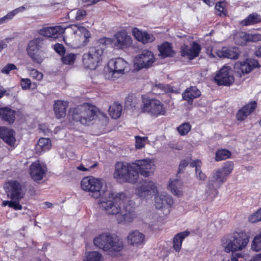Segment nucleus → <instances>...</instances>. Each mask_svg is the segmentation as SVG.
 <instances>
[{
    "instance_id": "f257e3e1",
    "label": "nucleus",
    "mask_w": 261,
    "mask_h": 261,
    "mask_svg": "<svg viewBox=\"0 0 261 261\" xmlns=\"http://www.w3.org/2000/svg\"><path fill=\"white\" fill-rule=\"evenodd\" d=\"M105 196L107 200H101L99 203L106 214L118 215V223H130L133 221L136 214L133 207L125 203L128 197L125 192L108 191Z\"/></svg>"
},
{
    "instance_id": "f03ea898",
    "label": "nucleus",
    "mask_w": 261,
    "mask_h": 261,
    "mask_svg": "<svg viewBox=\"0 0 261 261\" xmlns=\"http://www.w3.org/2000/svg\"><path fill=\"white\" fill-rule=\"evenodd\" d=\"M64 40L65 43L75 47L86 45L90 37V33L85 27L72 25L64 29Z\"/></svg>"
},
{
    "instance_id": "7ed1b4c3",
    "label": "nucleus",
    "mask_w": 261,
    "mask_h": 261,
    "mask_svg": "<svg viewBox=\"0 0 261 261\" xmlns=\"http://www.w3.org/2000/svg\"><path fill=\"white\" fill-rule=\"evenodd\" d=\"M97 108L89 103H84L70 110L72 119L83 125H88L97 117Z\"/></svg>"
},
{
    "instance_id": "20e7f679",
    "label": "nucleus",
    "mask_w": 261,
    "mask_h": 261,
    "mask_svg": "<svg viewBox=\"0 0 261 261\" xmlns=\"http://www.w3.org/2000/svg\"><path fill=\"white\" fill-rule=\"evenodd\" d=\"M93 242L98 248L109 253L119 252L123 247V242L118 237L109 233H102L95 238Z\"/></svg>"
},
{
    "instance_id": "39448f33",
    "label": "nucleus",
    "mask_w": 261,
    "mask_h": 261,
    "mask_svg": "<svg viewBox=\"0 0 261 261\" xmlns=\"http://www.w3.org/2000/svg\"><path fill=\"white\" fill-rule=\"evenodd\" d=\"M249 242L243 233L234 232L224 236L221 240L222 246L225 252L241 251L244 249Z\"/></svg>"
},
{
    "instance_id": "423d86ee",
    "label": "nucleus",
    "mask_w": 261,
    "mask_h": 261,
    "mask_svg": "<svg viewBox=\"0 0 261 261\" xmlns=\"http://www.w3.org/2000/svg\"><path fill=\"white\" fill-rule=\"evenodd\" d=\"M227 178L218 169L214 170L209 178L205 190L204 198L213 200L218 195L219 189Z\"/></svg>"
},
{
    "instance_id": "0eeeda50",
    "label": "nucleus",
    "mask_w": 261,
    "mask_h": 261,
    "mask_svg": "<svg viewBox=\"0 0 261 261\" xmlns=\"http://www.w3.org/2000/svg\"><path fill=\"white\" fill-rule=\"evenodd\" d=\"M114 177L124 182L134 184L137 181L139 175L133 166L124 162H117L115 167Z\"/></svg>"
},
{
    "instance_id": "6e6552de",
    "label": "nucleus",
    "mask_w": 261,
    "mask_h": 261,
    "mask_svg": "<svg viewBox=\"0 0 261 261\" xmlns=\"http://www.w3.org/2000/svg\"><path fill=\"white\" fill-rule=\"evenodd\" d=\"M5 191L8 197L12 200L11 206L15 210L22 209V206L18 201L22 199L24 195V192L22 188L21 184L16 181H9L4 185Z\"/></svg>"
},
{
    "instance_id": "1a4fd4ad",
    "label": "nucleus",
    "mask_w": 261,
    "mask_h": 261,
    "mask_svg": "<svg viewBox=\"0 0 261 261\" xmlns=\"http://www.w3.org/2000/svg\"><path fill=\"white\" fill-rule=\"evenodd\" d=\"M27 50L33 62L41 64L46 57L44 39L42 38H36L30 41Z\"/></svg>"
},
{
    "instance_id": "9d476101",
    "label": "nucleus",
    "mask_w": 261,
    "mask_h": 261,
    "mask_svg": "<svg viewBox=\"0 0 261 261\" xmlns=\"http://www.w3.org/2000/svg\"><path fill=\"white\" fill-rule=\"evenodd\" d=\"M104 49L103 46L90 48L89 51L83 55L84 67L91 70L95 69L102 61Z\"/></svg>"
},
{
    "instance_id": "9b49d317",
    "label": "nucleus",
    "mask_w": 261,
    "mask_h": 261,
    "mask_svg": "<svg viewBox=\"0 0 261 261\" xmlns=\"http://www.w3.org/2000/svg\"><path fill=\"white\" fill-rule=\"evenodd\" d=\"M103 181L100 178L92 176L84 177L81 181L82 189L90 193L91 196L98 198L102 195L101 189L103 186Z\"/></svg>"
},
{
    "instance_id": "f8f14e48",
    "label": "nucleus",
    "mask_w": 261,
    "mask_h": 261,
    "mask_svg": "<svg viewBox=\"0 0 261 261\" xmlns=\"http://www.w3.org/2000/svg\"><path fill=\"white\" fill-rule=\"evenodd\" d=\"M155 61L153 53L148 50H143L136 56L134 60L135 70L139 71L143 68H148L152 66Z\"/></svg>"
},
{
    "instance_id": "ddd939ff",
    "label": "nucleus",
    "mask_w": 261,
    "mask_h": 261,
    "mask_svg": "<svg viewBox=\"0 0 261 261\" xmlns=\"http://www.w3.org/2000/svg\"><path fill=\"white\" fill-rule=\"evenodd\" d=\"M143 103L142 111L143 112H148L156 116L166 114V109L159 100L143 98Z\"/></svg>"
},
{
    "instance_id": "4468645a",
    "label": "nucleus",
    "mask_w": 261,
    "mask_h": 261,
    "mask_svg": "<svg viewBox=\"0 0 261 261\" xmlns=\"http://www.w3.org/2000/svg\"><path fill=\"white\" fill-rule=\"evenodd\" d=\"M108 66L112 72L111 79L116 80L120 75L124 74L128 69V64L123 59L118 58L110 60L108 63Z\"/></svg>"
},
{
    "instance_id": "2eb2a0df",
    "label": "nucleus",
    "mask_w": 261,
    "mask_h": 261,
    "mask_svg": "<svg viewBox=\"0 0 261 261\" xmlns=\"http://www.w3.org/2000/svg\"><path fill=\"white\" fill-rule=\"evenodd\" d=\"M135 170L141 175L148 177L152 175L154 169V165L150 160H142L133 163Z\"/></svg>"
},
{
    "instance_id": "dca6fc26",
    "label": "nucleus",
    "mask_w": 261,
    "mask_h": 261,
    "mask_svg": "<svg viewBox=\"0 0 261 261\" xmlns=\"http://www.w3.org/2000/svg\"><path fill=\"white\" fill-rule=\"evenodd\" d=\"M230 68L224 66L214 77L215 82L218 85L229 86L234 82V77L230 73Z\"/></svg>"
},
{
    "instance_id": "f3484780",
    "label": "nucleus",
    "mask_w": 261,
    "mask_h": 261,
    "mask_svg": "<svg viewBox=\"0 0 261 261\" xmlns=\"http://www.w3.org/2000/svg\"><path fill=\"white\" fill-rule=\"evenodd\" d=\"M156 190L154 182L145 180L136 190V194L142 198H145L154 194Z\"/></svg>"
},
{
    "instance_id": "a211bd4d",
    "label": "nucleus",
    "mask_w": 261,
    "mask_h": 261,
    "mask_svg": "<svg viewBox=\"0 0 261 261\" xmlns=\"http://www.w3.org/2000/svg\"><path fill=\"white\" fill-rule=\"evenodd\" d=\"M173 203L172 198L164 193H159L155 197V206L158 209L165 208L169 212L170 208Z\"/></svg>"
},
{
    "instance_id": "6ab92c4d",
    "label": "nucleus",
    "mask_w": 261,
    "mask_h": 261,
    "mask_svg": "<svg viewBox=\"0 0 261 261\" xmlns=\"http://www.w3.org/2000/svg\"><path fill=\"white\" fill-rule=\"evenodd\" d=\"M32 178L35 181L42 179L47 171L45 166L41 165L38 162L33 163L29 169Z\"/></svg>"
},
{
    "instance_id": "aec40b11",
    "label": "nucleus",
    "mask_w": 261,
    "mask_h": 261,
    "mask_svg": "<svg viewBox=\"0 0 261 261\" xmlns=\"http://www.w3.org/2000/svg\"><path fill=\"white\" fill-rule=\"evenodd\" d=\"M114 45L117 48L122 49L132 44V39L127 33L123 30L117 32L114 36Z\"/></svg>"
},
{
    "instance_id": "412c9836",
    "label": "nucleus",
    "mask_w": 261,
    "mask_h": 261,
    "mask_svg": "<svg viewBox=\"0 0 261 261\" xmlns=\"http://www.w3.org/2000/svg\"><path fill=\"white\" fill-rule=\"evenodd\" d=\"M200 50V45L197 43L194 42L191 47H189L185 44L182 45L180 53L181 56L186 57L189 60H193L198 56Z\"/></svg>"
},
{
    "instance_id": "4be33fe9",
    "label": "nucleus",
    "mask_w": 261,
    "mask_h": 261,
    "mask_svg": "<svg viewBox=\"0 0 261 261\" xmlns=\"http://www.w3.org/2000/svg\"><path fill=\"white\" fill-rule=\"evenodd\" d=\"M128 243L133 246L139 247L144 244L145 235L138 230L129 232L127 237Z\"/></svg>"
},
{
    "instance_id": "5701e85b",
    "label": "nucleus",
    "mask_w": 261,
    "mask_h": 261,
    "mask_svg": "<svg viewBox=\"0 0 261 261\" xmlns=\"http://www.w3.org/2000/svg\"><path fill=\"white\" fill-rule=\"evenodd\" d=\"M65 28L61 26L43 27L38 31V33L42 36L56 38L59 35L64 33Z\"/></svg>"
},
{
    "instance_id": "b1692460",
    "label": "nucleus",
    "mask_w": 261,
    "mask_h": 261,
    "mask_svg": "<svg viewBox=\"0 0 261 261\" xmlns=\"http://www.w3.org/2000/svg\"><path fill=\"white\" fill-rule=\"evenodd\" d=\"M259 63L255 59H249L245 61L236 64V68H239L243 73H247L254 68L259 67Z\"/></svg>"
},
{
    "instance_id": "393cba45",
    "label": "nucleus",
    "mask_w": 261,
    "mask_h": 261,
    "mask_svg": "<svg viewBox=\"0 0 261 261\" xmlns=\"http://www.w3.org/2000/svg\"><path fill=\"white\" fill-rule=\"evenodd\" d=\"M0 138L7 144L13 146L15 143L14 132L6 126H0Z\"/></svg>"
},
{
    "instance_id": "a878e982",
    "label": "nucleus",
    "mask_w": 261,
    "mask_h": 261,
    "mask_svg": "<svg viewBox=\"0 0 261 261\" xmlns=\"http://www.w3.org/2000/svg\"><path fill=\"white\" fill-rule=\"evenodd\" d=\"M240 51L238 47H234L228 48L223 47L221 49H218L216 51L217 56L220 58H227L230 59H238Z\"/></svg>"
},
{
    "instance_id": "bb28decb",
    "label": "nucleus",
    "mask_w": 261,
    "mask_h": 261,
    "mask_svg": "<svg viewBox=\"0 0 261 261\" xmlns=\"http://www.w3.org/2000/svg\"><path fill=\"white\" fill-rule=\"evenodd\" d=\"M256 107V102L255 101L246 105L238 111L236 114L237 120L242 121L245 119L254 111Z\"/></svg>"
},
{
    "instance_id": "cd10ccee",
    "label": "nucleus",
    "mask_w": 261,
    "mask_h": 261,
    "mask_svg": "<svg viewBox=\"0 0 261 261\" xmlns=\"http://www.w3.org/2000/svg\"><path fill=\"white\" fill-rule=\"evenodd\" d=\"M132 33L137 40L143 44L151 42L155 39V37L152 34L146 32H142L136 28L133 29Z\"/></svg>"
},
{
    "instance_id": "c85d7f7f",
    "label": "nucleus",
    "mask_w": 261,
    "mask_h": 261,
    "mask_svg": "<svg viewBox=\"0 0 261 261\" xmlns=\"http://www.w3.org/2000/svg\"><path fill=\"white\" fill-rule=\"evenodd\" d=\"M68 107V102L67 101H55L54 105V111L56 117L58 119L64 117L66 115V111Z\"/></svg>"
},
{
    "instance_id": "c756f323",
    "label": "nucleus",
    "mask_w": 261,
    "mask_h": 261,
    "mask_svg": "<svg viewBox=\"0 0 261 261\" xmlns=\"http://www.w3.org/2000/svg\"><path fill=\"white\" fill-rule=\"evenodd\" d=\"M0 118L9 124L13 123L15 120V111L7 107L1 108Z\"/></svg>"
},
{
    "instance_id": "7c9ffc66",
    "label": "nucleus",
    "mask_w": 261,
    "mask_h": 261,
    "mask_svg": "<svg viewBox=\"0 0 261 261\" xmlns=\"http://www.w3.org/2000/svg\"><path fill=\"white\" fill-rule=\"evenodd\" d=\"M201 95L200 91L196 87H191L188 88L182 93V98L187 101L189 103H192L193 100Z\"/></svg>"
},
{
    "instance_id": "2f4dec72",
    "label": "nucleus",
    "mask_w": 261,
    "mask_h": 261,
    "mask_svg": "<svg viewBox=\"0 0 261 261\" xmlns=\"http://www.w3.org/2000/svg\"><path fill=\"white\" fill-rule=\"evenodd\" d=\"M158 49L160 51L159 56L162 58L172 57L175 54L174 50L172 49L171 44L167 42H165L160 46H159Z\"/></svg>"
},
{
    "instance_id": "473e14b6",
    "label": "nucleus",
    "mask_w": 261,
    "mask_h": 261,
    "mask_svg": "<svg viewBox=\"0 0 261 261\" xmlns=\"http://www.w3.org/2000/svg\"><path fill=\"white\" fill-rule=\"evenodd\" d=\"M171 192L177 196H180L182 194V183L177 178L171 180L169 185Z\"/></svg>"
},
{
    "instance_id": "72a5a7b5",
    "label": "nucleus",
    "mask_w": 261,
    "mask_h": 261,
    "mask_svg": "<svg viewBox=\"0 0 261 261\" xmlns=\"http://www.w3.org/2000/svg\"><path fill=\"white\" fill-rule=\"evenodd\" d=\"M190 234V232L186 230L176 234L173 238V248L176 252H179L181 249L183 240Z\"/></svg>"
},
{
    "instance_id": "f704fd0d",
    "label": "nucleus",
    "mask_w": 261,
    "mask_h": 261,
    "mask_svg": "<svg viewBox=\"0 0 261 261\" xmlns=\"http://www.w3.org/2000/svg\"><path fill=\"white\" fill-rule=\"evenodd\" d=\"M86 15L87 12L86 10L82 9H74L70 11L68 13L69 17L73 21L83 20Z\"/></svg>"
},
{
    "instance_id": "c9c22d12",
    "label": "nucleus",
    "mask_w": 261,
    "mask_h": 261,
    "mask_svg": "<svg viewBox=\"0 0 261 261\" xmlns=\"http://www.w3.org/2000/svg\"><path fill=\"white\" fill-rule=\"evenodd\" d=\"M122 110V106L120 103L115 102L109 107V114L112 118L118 119L121 116Z\"/></svg>"
},
{
    "instance_id": "e433bc0d",
    "label": "nucleus",
    "mask_w": 261,
    "mask_h": 261,
    "mask_svg": "<svg viewBox=\"0 0 261 261\" xmlns=\"http://www.w3.org/2000/svg\"><path fill=\"white\" fill-rule=\"evenodd\" d=\"M51 146V141L48 138H42L38 141L36 147L38 151H45L48 150Z\"/></svg>"
},
{
    "instance_id": "4c0bfd02",
    "label": "nucleus",
    "mask_w": 261,
    "mask_h": 261,
    "mask_svg": "<svg viewBox=\"0 0 261 261\" xmlns=\"http://www.w3.org/2000/svg\"><path fill=\"white\" fill-rule=\"evenodd\" d=\"M261 21L259 16L256 14H250L246 18L241 22L243 26H247L258 23Z\"/></svg>"
},
{
    "instance_id": "58836bf2",
    "label": "nucleus",
    "mask_w": 261,
    "mask_h": 261,
    "mask_svg": "<svg viewBox=\"0 0 261 261\" xmlns=\"http://www.w3.org/2000/svg\"><path fill=\"white\" fill-rule=\"evenodd\" d=\"M233 39L236 44L244 45L247 42V34L244 32H237L234 35Z\"/></svg>"
},
{
    "instance_id": "ea45409f",
    "label": "nucleus",
    "mask_w": 261,
    "mask_h": 261,
    "mask_svg": "<svg viewBox=\"0 0 261 261\" xmlns=\"http://www.w3.org/2000/svg\"><path fill=\"white\" fill-rule=\"evenodd\" d=\"M152 90L156 93L160 94L162 92H174L173 87L169 86V85H165L163 84H156L152 89Z\"/></svg>"
},
{
    "instance_id": "a19ab883",
    "label": "nucleus",
    "mask_w": 261,
    "mask_h": 261,
    "mask_svg": "<svg viewBox=\"0 0 261 261\" xmlns=\"http://www.w3.org/2000/svg\"><path fill=\"white\" fill-rule=\"evenodd\" d=\"M233 169V164L232 162L227 161L225 162L223 166L217 169L227 178V176L230 174Z\"/></svg>"
},
{
    "instance_id": "79ce46f5",
    "label": "nucleus",
    "mask_w": 261,
    "mask_h": 261,
    "mask_svg": "<svg viewBox=\"0 0 261 261\" xmlns=\"http://www.w3.org/2000/svg\"><path fill=\"white\" fill-rule=\"evenodd\" d=\"M23 7L18 8L8 13L6 16L0 18V24L6 23L11 20L16 14L24 10Z\"/></svg>"
},
{
    "instance_id": "37998d69",
    "label": "nucleus",
    "mask_w": 261,
    "mask_h": 261,
    "mask_svg": "<svg viewBox=\"0 0 261 261\" xmlns=\"http://www.w3.org/2000/svg\"><path fill=\"white\" fill-rule=\"evenodd\" d=\"M231 155L230 152L226 149H221L218 150L216 153L215 160L220 161L226 160Z\"/></svg>"
},
{
    "instance_id": "c03bdc74",
    "label": "nucleus",
    "mask_w": 261,
    "mask_h": 261,
    "mask_svg": "<svg viewBox=\"0 0 261 261\" xmlns=\"http://www.w3.org/2000/svg\"><path fill=\"white\" fill-rule=\"evenodd\" d=\"M102 255L97 251L89 252L85 256L84 261H101Z\"/></svg>"
},
{
    "instance_id": "a18cd8bd",
    "label": "nucleus",
    "mask_w": 261,
    "mask_h": 261,
    "mask_svg": "<svg viewBox=\"0 0 261 261\" xmlns=\"http://www.w3.org/2000/svg\"><path fill=\"white\" fill-rule=\"evenodd\" d=\"M251 248L256 252L261 250V232L254 238Z\"/></svg>"
},
{
    "instance_id": "49530a36",
    "label": "nucleus",
    "mask_w": 261,
    "mask_h": 261,
    "mask_svg": "<svg viewBox=\"0 0 261 261\" xmlns=\"http://www.w3.org/2000/svg\"><path fill=\"white\" fill-rule=\"evenodd\" d=\"M191 130V125L188 122L184 123L177 127V130L181 136L187 134Z\"/></svg>"
},
{
    "instance_id": "de8ad7c7",
    "label": "nucleus",
    "mask_w": 261,
    "mask_h": 261,
    "mask_svg": "<svg viewBox=\"0 0 261 261\" xmlns=\"http://www.w3.org/2000/svg\"><path fill=\"white\" fill-rule=\"evenodd\" d=\"M76 55L74 54H68L62 57V62L64 64H72L75 60Z\"/></svg>"
},
{
    "instance_id": "09e8293b",
    "label": "nucleus",
    "mask_w": 261,
    "mask_h": 261,
    "mask_svg": "<svg viewBox=\"0 0 261 261\" xmlns=\"http://www.w3.org/2000/svg\"><path fill=\"white\" fill-rule=\"evenodd\" d=\"M136 147L137 149H141L145 146V143L146 142L147 137H141L139 136H136Z\"/></svg>"
},
{
    "instance_id": "8fccbe9b",
    "label": "nucleus",
    "mask_w": 261,
    "mask_h": 261,
    "mask_svg": "<svg viewBox=\"0 0 261 261\" xmlns=\"http://www.w3.org/2000/svg\"><path fill=\"white\" fill-rule=\"evenodd\" d=\"M249 221L251 223H255L261 221V212L259 209L256 213L249 217Z\"/></svg>"
},
{
    "instance_id": "3c124183",
    "label": "nucleus",
    "mask_w": 261,
    "mask_h": 261,
    "mask_svg": "<svg viewBox=\"0 0 261 261\" xmlns=\"http://www.w3.org/2000/svg\"><path fill=\"white\" fill-rule=\"evenodd\" d=\"M261 40V34L258 33L247 34V42H257Z\"/></svg>"
},
{
    "instance_id": "603ef678",
    "label": "nucleus",
    "mask_w": 261,
    "mask_h": 261,
    "mask_svg": "<svg viewBox=\"0 0 261 261\" xmlns=\"http://www.w3.org/2000/svg\"><path fill=\"white\" fill-rule=\"evenodd\" d=\"M17 69L16 66L12 63H9L5 66L2 69L1 72L3 73L8 74L12 70Z\"/></svg>"
},
{
    "instance_id": "864d4df0",
    "label": "nucleus",
    "mask_w": 261,
    "mask_h": 261,
    "mask_svg": "<svg viewBox=\"0 0 261 261\" xmlns=\"http://www.w3.org/2000/svg\"><path fill=\"white\" fill-rule=\"evenodd\" d=\"M30 75L38 81H40L43 77V74L35 69L31 70Z\"/></svg>"
},
{
    "instance_id": "5fc2aeb1",
    "label": "nucleus",
    "mask_w": 261,
    "mask_h": 261,
    "mask_svg": "<svg viewBox=\"0 0 261 261\" xmlns=\"http://www.w3.org/2000/svg\"><path fill=\"white\" fill-rule=\"evenodd\" d=\"M21 86L23 90L28 89L30 88L31 81L29 79H22L21 80Z\"/></svg>"
},
{
    "instance_id": "6e6d98bb",
    "label": "nucleus",
    "mask_w": 261,
    "mask_h": 261,
    "mask_svg": "<svg viewBox=\"0 0 261 261\" xmlns=\"http://www.w3.org/2000/svg\"><path fill=\"white\" fill-rule=\"evenodd\" d=\"M196 176V178L200 180H205L206 176L204 173H203L200 168L195 169Z\"/></svg>"
},
{
    "instance_id": "4d7b16f0",
    "label": "nucleus",
    "mask_w": 261,
    "mask_h": 261,
    "mask_svg": "<svg viewBox=\"0 0 261 261\" xmlns=\"http://www.w3.org/2000/svg\"><path fill=\"white\" fill-rule=\"evenodd\" d=\"M243 257V254L242 253H236L235 254H232L230 259L227 260H222V261H240L239 260V258Z\"/></svg>"
},
{
    "instance_id": "13d9d810",
    "label": "nucleus",
    "mask_w": 261,
    "mask_h": 261,
    "mask_svg": "<svg viewBox=\"0 0 261 261\" xmlns=\"http://www.w3.org/2000/svg\"><path fill=\"white\" fill-rule=\"evenodd\" d=\"M189 159H186L182 160L179 165L178 173L182 172L184 169L189 164Z\"/></svg>"
},
{
    "instance_id": "bf43d9fd",
    "label": "nucleus",
    "mask_w": 261,
    "mask_h": 261,
    "mask_svg": "<svg viewBox=\"0 0 261 261\" xmlns=\"http://www.w3.org/2000/svg\"><path fill=\"white\" fill-rule=\"evenodd\" d=\"M55 49L57 53L62 55L65 52V49L63 45L56 44L55 46Z\"/></svg>"
},
{
    "instance_id": "052dcab7",
    "label": "nucleus",
    "mask_w": 261,
    "mask_h": 261,
    "mask_svg": "<svg viewBox=\"0 0 261 261\" xmlns=\"http://www.w3.org/2000/svg\"><path fill=\"white\" fill-rule=\"evenodd\" d=\"M215 8L221 13H224L225 10V4L222 2H219L216 5Z\"/></svg>"
},
{
    "instance_id": "680f3d73",
    "label": "nucleus",
    "mask_w": 261,
    "mask_h": 261,
    "mask_svg": "<svg viewBox=\"0 0 261 261\" xmlns=\"http://www.w3.org/2000/svg\"><path fill=\"white\" fill-rule=\"evenodd\" d=\"M201 162L199 160H196L193 161L190 163V165L191 167H195V169H198L200 168Z\"/></svg>"
},
{
    "instance_id": "e2e57ef3",
    "label": "nucleus",
    "mask_w": 261,
    "mask_h": 261,
    "mask_svg": "<svg viewBox=\"0 0 261 261\" xmlns=\"http://www.w3.org/2000/svg\"><path fill=\"white\" fill-rule=\"evenodd\" d=\"M6 89L2 86H0V98H2L6 94H8V93H6Z\"/></svg>"
},
{
    "instance_id": "0e129e2a",
    "label": "nucleus",
    "mask_w": 261,
    "mask_h": 261,
    "mask_svg": "<svg viewBox=\"0 0 261 261\" xmlns=\"http://www.w3.org/2000/svg\"><path fill=\"white\" fill-rule=\"evenodd\" d=\"M7 46V44L4 41H0V51Z\"/></svg>"
},
{
    "instance_id": "69168bd1",
    "label": "nucleus",
    "mask_w": 261,
    "mask_h": 261,
    "mask_svg": "<svg viewBox=\"0 0 261 261\" xmlns=\"http://www.w3.org/2000/svg\"><path fill=\"white\" fill-rule=\"evenodd\" d=\"M77 169L83 171H87L89 170V168L85 167L83 165H80L77 167Z\"/></svg>"
},
{
    "instance_id": "338daca9",
    "label": "nucleus",
    "mask_w": 261,
    "mask_h": 261,
    "mask_svg": "<svg viewBox=\"0 0 261 261\" xmlns=\"http://www.w3.org/2000/svg\"><path fill=\"white\" fill-rule=\"evenodd\" d=\"M261 260V254L257 255L253 259L250 260L249 261H260Z\"/></svg>"
},
{
    "instance_id": "774afa93",
    "label": "nucleus",
    "mask_w": 261,
    "mask_h": 261,
    "mask_svg": "<svg viewBox=\"0 0 261 261\" xmlns=\"http://www.w3.org/2000/svg\"><path fill=\"white\" fill-rule=\"evenodd\" d=\"M255 55L257 57H261V46L255 51Z\"/></svg>"
}]
</instances>
